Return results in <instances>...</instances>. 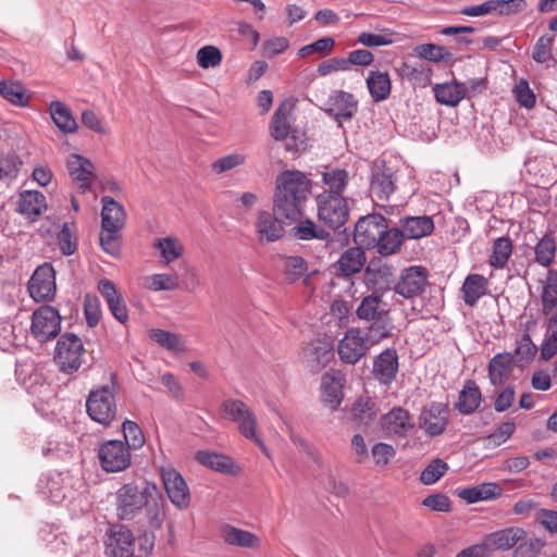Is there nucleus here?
<instances>
[{
    "label": "nucleus",
    "mask_w": 557,
    "mask_h": 557,
    "mask_svg": "<svg viewBox=\"0 0 557 557\" xmlns=\"http://www.w3.org/2000/svg\"><path fill=\"white\" fill-rule=\"evenodd\" d=\"M165 500L154 484L139 486L135 483L123 484L116 492V513L121 520L136 519L143 510L150 530L161 529L165 512Z\"/></svg>",
    "instance_id": "f257e3e1"
},
{
    "label": "nucleus",
    "mask_w": 557,
    "mask_h": 557,
    "mask_svg": "<svg viewBox=\"0 0 557 557\" xmlns=\"http://www.w3.org/2000/svg\"><path fill=\"white\" fill-rule=\"evenodd\" d=\"M311 180L300 171H283L275 181L273 211L288 222L301 216V208L311 193Z\"/></svg>",
    "instance_id": "f03ea898"
},
{
    "label": "nucleus",
    "mask_w": 557,
    "mask_h": 557,
    "mask_svg": "<svg viewBox=\"0 0 557 557\" xmlns=\"http://www.w3.org/2000/svg\"><path fill=\"white\" fill-rule=\"evenodd\" d=\"M311 180L300 171H283L275 181L273 211L288 222L301 216V208L311 193Z\"/></svg>",
    "instance_id": "7ed1b4c3"
},
{
    "label": "nucleus",
    "mask_w": 557,
    "mask_h": 557,
    "mask_svg": "<svg viewBox=\"0 0 557 557\" xmlns=\"http://www.w3.org/2000/svg\"><path fill=\"white\" fill-rule=\"evenodd\" d=\"M221 409L228 419L237 424L242 436L258 446L268 458L271 457L259 431L257 417L247 404L239 399H226L222 403Z\"/></svg>",
    "instance_id": "20e7f679"
},
{
    "label": "nucleus",
    "mask_w": 557,
    "mask_h": 557,
    "mask_svg": "<svg viewBox=\"0 0 557 557\" xmlns=\"http://www.w3.org/2000/svg\"><path fill=\"white\" fill-rule=\"evenodd\" d=\"M86 410L92 421L110 425L117 413L114 383L92 388L86 398Z\"/></svg>",
    "instance_id": "39448f33"
},
{
    "label": "nucleus",
    "mask_w": 557,
    "mask_h": 557,
    "mask_svg": "<svg viewBox=\"0 0 557 557\" xmlns=\"http://www.w3.org/2000/svg\"><path fill=\"white\" fill-rule=\"evenodd\" d=\"M85 348L82 339L74 333H64L57 341L53 360L60 372L73 374L84 362Z\"/></svg>",
    "instance_id": "423d86ee"
},
{
    "label": "nucleus",
    "mask_w": 557,
    "mask_h": 557,
    "mask_svg": "<svg viewBox=\"0 0 557 557\" xmlns=\"http://www.w3.org/2000/svg\"><path fill=\"white\" fill-rule=\"evenodd\" d=\"M315 205L319 220L329 227L338 230L347 223L350 208L345 196L318 194Z\"/></svg>",
    "instance_id": "0eeeda50"
},
{
    "label": "nucleus",
    "mask_w": 557,
    "mask_h": 557,
    "mask_svg": "<svg viewBox=\"0 0 557 557\" xmlns=\"http://www.w3.org/2000/svg\"><path fill=\"white\" fill-rule=\"evenodd\" d=\"M61 330L59 311L51 306H41L32 314L30 333L40 343L55 337Z\"/></svg>",
    "instance_id": "6e6552de"
},
{
    "label": "nucleus",
    "mask_w": 557,
    "mask_h": 557,
    "mask_svg": "<svg viewBox=\"0 0 557 557\" xmlns=\"http://www.w3.org/2000/svg\"><path fill=\"white\" fill-rule=\"evenodd\" d=\"M101 468L106 472H121L131 465V453L120 440L104 442L98 449Z\"/></svg>",
    "instance_id": "1a4fd4ad"
},
{
    "label": "nucleus",
    "mask_w": 557,
    "mask_h": 557,
    "mask_svg": "<svg viewBox=\"0 0 557 557\" xmlns=\"http://www.w3.org/2000/svg\"><path fill=\"white\" fill-rule=\"evenodd\" d=\"M160 475L171 503L180 510L186 509L190 503V492L183 475L171 466L162 467Z\"/></svg>",
    "instance_id": "9d476101"
},
{
    "label": "nucleus",
    "mask_w": 557,
    "mask_h": 557,
    "mask_svg": "<svg viewBox=\"0 0 557 557\" xmlns=\"http://www.w3.org/2000/svg\"><path fill=\"white\" fill-rule=\"evenodd\" d=\"M428 277L429 273L425 268L411 265L400 272L393 290L406 299H413L423 294L428 285Z\"/></svg>",
    "instance_id": "9b49d317"
},
{
    "label": "nucleus",
    "mask_w": 557,
    "mask_h": 557,
    "mask_svg": "<svg viewBox=\"0 0 557 557\" xmlns=\"http://www.w3.org/2000/svg\"><path fill=\"white\" fill-rule=\"evenodd\" d=\"M396 190L394 170L384 161L374 162L371 169L370 194L379 200H388Z\"/></svg>",
    "instance_id": "f8f14e48"
},
{
    "label": "nucleus",
    "mask_w": 557,
    "mask_h": 557,
    "mask_svg": "<svg viewBox=\"0 0 557 557\" xmlns=\"http://www.w3.org/2000/svg\"><path fill=\"white\" fill-rule=\"evenodd\" d=\"M301 358L312 372H319L334 358V345L326 337L312 339L302 349Z\"/></svg>",
    "instance_id": "ddd939ff"
},
{
    "label": "nucleus",
    "mask_w": 557,
    "mask_h": 557,
    "mask_svg": "<svg viewBox=\"0 0 557 557\" xmlns=\"http://www.w3.org/2000/svg\"><path fill=\"white\" fill-rule=\"evenodd\" d=\"M28 290L35 301L51 300L55 295V273L51 264L44 263L33 273Z\"/></svg>",
    "instance_id": "4468645a"
},
{
    "label": "nucleus",
    "mask_w": 557,
    "mask_h": 557,
    "mask_svg": "<svg viewBox=\"0 0 557 557\" xmlns=\"http://www.w3.org/2000/svg\"><path fill=\"white\" fill-rule=\"evenodd\" d=\"M369 348L363 332L358 327H354L348 330L339 341L337 351L344 363L356 364L367 355Z\"/></svg>",
    "instance_id": "2eb2a0df"
},
{
    "label": "nucleus",
    "mask_w": 557,
    "mask_h": 557,
    "mask_svg": "<svg viewBox=\"0 0 557 557\" xmlns=\"http://www.w3.org/2000/svg\"><path fill=\"white\" fill-rule=\"evenodd\" d=\"M387 219L380 213L361 216L355 225L354 240L364 247H373L383 227H388Z\"/></svg>",
    "instance_id": "dca6fc26"
},
{
    "label": "nucleus",
    "mask_w": 557,
    "mask_h": 557,
    "mask_svg": "<svg viewBox=\"0 0 557 557\" xmlns=\"http://www.w3.org/2000/svg\"><path fill=\"white\" fill-rule=\"evenodd\" d=\"M449 421V408L442 403H431L425 406L420 416V428L429 436L443 434Z\"/></svg>",
    "instance_id": "f3484780"
},
{
    "label": "nucleus",
    "mask_w": 557,
    "mask_h": 557,
    "mask_svg": "<svg viewBox=\"0 0 557 557\" xmlns=\"http://www.w3.org/2000/svg\"><path fill=\"white\" fill-rule=\"evenodd\" d=\"M358 110V101L355 96L344 90L334 91L327 100L325 112L336 121L351 120Z\"/></svg>",
    "instance_id": "a211bd4d"
},
{
    "label": "nucleus",
    "mask_w": 557,
    "mask_h": 557,
    "mask_svg": "<svg viewBox=\"0 0 557 557\" xmlns=\"http://www.w3.org/2000/svg\"><path fill=\"white\" fill-rule=\"evenodd\" d=\"M284 219L274 212L259 211L255 221V228L260 242L273 243L284 236L285 230L282 225Z\"/></svg>",
    "instance_id": "6ab92c4d"
},
{
    "label": "nucleus",
    "mask_w": 557,
    "mask_h": 557,
    "mask_svg": "<svg viewBox=\"0 0 557 557\" xmlns=\"http://www.w3.org/2000/svg\"><path fill=\"white\" fill-rule=\"evenodd\" d=\"M98 290L104 298L113 317L119 322L126 323L128 320L127 308L115 285L110 280L102 278L98 282Z\"/></svg>",
    "instance_id": "aec40b11"
},
{
    "label": "nucleus",
    "mask_w": 557,
    "mask_h": 557,
    "mask_svg": "<svg viewBox=\"0 0 557 557\" xmlns=\"http://www.w3.org/2000/svg\"><path fill=\"white\" fill-rule=\"evenodd\" d=\"M135 539L125 525H119L111 531L107 552L112 557H132Z\"/></svg>",
    "instance_id": "412c9836"
},
{
    "label": "nucleus",
    "mask_w": 557,
    "mask_h": 557,
    "mask_svg": "<svg viewBox=\"0 0 557 557\" xmlns=\"http://www.w3.org/2000/svg\"><path fill=\"white\" fill-rule=\"evenodd\" d=\"M398 371V355L394 348L382 351L374 360L373 373L376 380L385 385L391 384Z\"/></svg>",
    "instance_id": "4be33fe9"
},
{
    "label": "nucleus",
    "mask_w": 557,
    "mask_h": 557,
    "mask_svg": "<svg viewBox=\"0 0 557 557\" xmlns=\"http://www.w3.org/2000/svg\"><path fill=\"white\" fill-rule=\"evenodd\" d=\"M66 168L72 180L78 183L79 189L88 190L90 181L95 176L94 164L88 159L73 153L67 159Z\"/></svg>",
    "instance_id": "5701e85b"
},
{
    "label": "nucleus",
    "mask_w": 557,
    "mask_h": 557,
    "mask_svg": "<svg viewBox=\"0 0 557 557\" xmlns=\"http://www.w3.org/2000/svg\"><path fill=\"white\" fill-rule=\"evenodd\" d=\"M294 106L283 101L274 111L270 124V135L275 140H284L292 133V113Z\"/></svg>",
    "instance_id": "b1692460"
},
{
    "label": "nucleus",
    "mask_w": 557,
    "mask_h": 557,
    "mask_svg": "<svg viewBox=\"0 0 557 557\" xmlns=\"http://www.w3.org/2000/svg\"><path fill=\"white\" fill-rule=\"evenodd\" d=\"M101 202L103 231L120 232L125 222V211L123 206L110 196H103L101 198Z\"/></svg>",
    "instance_id": "393cba45"
},
{
    "label": "nucleus",
    "mask_w": 557,
    "mask_h": 557,
    "mask_svg": "<svg viewBox=\"0 0 557 557\" xmlns=\"http://www.w3.org/2000/svg\"><path fill=\"white\" fill-rule=\"evenodd\" d=\"M321 180L324 189L320 194L344 196L350 181V175L345 169L326 166L321 173Z\"/></svg>",
    "instance_id": "a878e982"
},
{
    "label": "nucleus",
    "mask_w": 557,
    "mask_h": 557,
    "mask_svg": "<svg viewBox=\"0 0 557 557\" xmlns=\"http://www.w3.org/2000/svg\"><path fill=\"white\" fill-rule=\"evenodd\" d=\"M524 539V530L521 528H507L493 532L485 536L484 542L492 550H507L516 546Z\"/></svg>",
    "instance_id": "bb28decb"
},
{
    "label": "nucleus",
    "mask_w": 557,
    "mask_h": 557,
    "mask_svg": "<svg viewBox=\"0 0 557 557\" xmlns=\"http://www.w3.org/2000/svg\"><path fill=\"white\" fill-rule=\"evenodd\" d=\"M366 263V253L360 247L347 249L334 264L337 276L349 277L361 271Z\"/></svg>",
    "instance_id": "cd10ccee"
},
{
    "label": "nucleus",
    "mask_w": 557,
    "mask_h": 557,
    "mask_svg": "<svg viewBox=\"0 0 557 557\" xmlns=\"http://www.w3.org/2000/svg\"><path fill=\"white\" fill-rule=\"evenodd\" d=\"M404 238L419 239L429 236L434 231L433 219L429 215L405 216L399 220Z\"/></svg>",
    "instance_id": "c85d7f7f"
},
{
    "label": "nucleus",
    "mask_w": 557,
    "mask_h": 557,
    "mask_svg": "<svg viewBox=\"0 0 557 557\" xmlns=\"http://www.w3.org/2000/svg\"><path fill=\"white\" fill-rule=\"evenodd\" d=\"M47 210L46 197L38 190H24L18 196L17 212L26 215L30 221Z\"/></svg>",
    "instance_id": "c756f323"
},
{
    "label": "nucleus",
    "mask_w": 557,
    "mask_h": 557,
    "mask_svg": "<svg viewBox=\"0 0 557 557\" xmlns=\"http://www.w3.org/2000/svg\"><path fill=\"white\" fill-rule=\"evenodd\" d=\"M516 360L510 352L496 354L488 363V379L492 385L504 384L510 376Z\"/></svg>",
    "instance_id": "7c9ffc66"
},
{
    "label": "nucleus",
    "mask_w": 557,
    "mask_h": 557,
    "mask_svg": "<svg viewBox=\"0 0 557 557\" xmlns=\"http://www.w3.org/2000/svg\"><path fill=\"white\" fill-rule=\"evenodd\" d=\"M541 312L547 315L557 308V270L548 269L544 280L540 281Z\"/></svg>",
    "instance_id": "2f4dec72"
},
{
    "label": "nucleus",
    "mask_w": 557,
    "mask_h": 557,
    "mask_svg": "<svg viewBox=\"0 0 557 557\" xmlns=\"http://www.w3.org/2000/svg\"><path fill=\"white\" fill-rule=\"evenodd\" d=\"M404 234L399 227H383L373 247L383 256H392L398 252L404 244Z\"/></svg>",
    "instance_id": "473e14b6"
},
{
    "label": "nucleus",
    "mask_w": 557,
    "mask_h": 557,
    "mask_svg": "<svg viewBox=\"0 0 557 557\" xmlns=\"http://www.w3.org/2000/svg\"><path fill=\"white\" fill-rule=\"evenodd\" d=\"M482 403L480 387L472 380H468L463 388L459 392L455 409L463 416L473 413Z\"/></svg>",
    "instance_id": "72a5a7b5"
},
{
    "label": "nucleus",
    "mask_w": 557,
    "mask_h": 557,
    "mask_svg": "<svg viewBox=\"0 0 557 557\" xmlns=\"http://www.w3.org/2000/svg\"><path fill=\"white\" fill-rule=\"evenodd\" d=\"M344 377L339 373H326L322 379V399L336 409L343 401Z\"/></svg>",
    "instance_id": "f704fd0d"
},
{
    "label": "nucleus",
    "mask_w": 557,
    "mask_h": 557,
    "mask_svg": "<svg viewBox=\"0 0 557 557\" xmlns=\"http://www.w3.org/2000/svg\"><path fill=\"white\" fill-rule=\"evenodd\" d=\"M488 288V281L481 274H469L462 284L461 292L463 301L470 307H474L480 298H482Z\"/></svg>",
    "instance_id": "c9c22d12"
},
{
    "label": "nucleus",
    "mask_w": 557,
    "mask_h": 557,
    "mask_svg": "<svg viewBox=\"0 0 557 557\" xmlns=\"http://www.w3.org/2000/svg\"><path fill=\"white\" fill-rule=\"evenodd\" d=\"M221 536L226 544L232 546L255 548L260 544V540L256 534L231 524L222 527Z\"/></svg>",
    "instance_id": "e433bc0d"
},
{
    "label": "nucleus",
    "mask_w": 557,
    "mask_h": 557,
    "mask_svg": "<svg viewBox=\"0 0 557 557\" xmlns=\"http://www.w3.org/2000/svg\"><path fill=\"white\" fill-rule=\"evenodd\" d=\"M366 83L370 96L375 102H381L389 97L392 83L387 72L371 71Z\"/></svg>",
    "instance_id": "4c0bfd02"
},
{
    "label": "nucleus",
    "mask_w": 557,
    "mask_h": 557,
    "mask_svg": "<svg viewBox=\"0 0 557 557\" xmlns=\"http://www.w3.org/2000/svg\"><path fill=\"white\" fill-rule=\"evenodd\" d=\"M502 494V487L497 483L487 482L476 486L463 488L458 493L459 497L469 504L494 499Z\"/></svg>",
    "instance_id": "58836bf2"
},
{
    "label": "nucleus",
    "mask_w": 557,
    "mask_h": 557,
    "mask_svg": "<svg viewBox=\"0 0 557 557\" xmlns=\"http://www.w3.org/2000/svg\"><path fill=\"white\" fill-rule=\"evenodd\" d=\"M383 425L389 433L396 435H405L413 426L409 412L401 407H395L387 412L383 417Z\"/></svg>",
    "instance_id": "ea45409f"
},
{
    "label": "nucleus",
    "mask_w": 557,
    "mask_h": 557,
    "mask_svg": "<svg viewBox=\"0 0 557 557\" xmlns=\"http://www.w3.org/2000/svg\"><path fill=\"white\" fill-rule=\"evenodd\" d=\"M292 235L299 240H329L331 233L310 219L300 220L293 228Z\"/></svg>",
    "instance_id": "a19ab883"
},
{
    "label": "nucleus",
    "mask_w": 557,
    "mask_h": 557,
    "mask_svg": "<svg viewBox=\"0 0 557 557\" xmlns=\"http://www.w3.org/2000/svg\"><path fill=\"white\" fill-rule=\"evenodd\" d=\"M377 416L375 403L369 397H359L352 405V421L359 426H368Z\"/></svg>",
    "instance_id": "79ce46f5"
},
{
    "label": "nucleus",
    "mask_w": 557,
    "mask_h": 557,
    "mask_svg": "<svg viewBox=\"0 0 557 557\" xmlns=\"http://www.w3.org/2000/svg\"><path fill=\"white\" fill-rule=\"evenodd\" d=\"M433 90L436 101L447 107H456L465 98L460 83L457 81L436 84Z\"/></svg>",
    "instance_id": "37998d69"
},
{
    "label": "nucleus",
    "mask_w": 557,
    "mask_h": 557,
    "mask_svg": "<svg viewBox=\"0 0 557 557\" xmlns=\"http://www.w3.org/2000/svg\"><path fill=\"white\" fill-rule=\"evenodd\" d=\"M394 324L388 315V312H384V317L372 320V323L368 327V332L363 333L367 338V344L374 345L391 337Z\"/></svg>",
    "instance_id": "c03bdc74"
},
{
    "label": "nucleus",
    "mask_w": 557,
    "mask_h": 557,
    "mask_svg": "<svg viewBox=\"0 0 557 557\" xmlns=\"http://www.w3.org/2000/svg\"><path fill=\"white\" fill-rule=\"evenodd\" d=\"M382 297L373 293L361 299L356 310V314L360 320L372 321L384 317V312L388 310L381 309Z\"/></svg>",
    "instance_id": "a18cd8bd"
},
{
    "label": "nucleus",
    "mask_w": 557,
    "mask_h": 557,
    "mask_svg": "<svg viewBox=\"0 0 557 557\" xmlns=\"http://www.w3.org/2000/svg\"><path fill=\"white\" fill-rule=\"evenodd\" d=\"M308 271L307 262L299 256H290L284 260V274L289 282H296L304 277V283L309 285L315 271L306 274Z\"/></svg>",
    "instance_id": "49530a36"
},
{
    "label": "nucleus",
    "mask_w": 557,
    "mask_h": 557,
    "mask_svg": "<svg viewBox=\"0 0 557 557\" xmlns=\"http://www.w3.org/2000/svg\"><path fill=\"white\" fill-rule=\"evenodd\" d=\"M546 337L541 347V357L549 360L557 352V307L547 314Z\"/></svg>",
    "instance_id": "de8ad7c7"
},
{
    "label": "nucleus",
    "mask_w": 557,
    "mask_h": 557,
    "mask_svg": "<svg viewBox=\"0 0 557 557\" xmlns=\"http://www.w3.org/2000/svg\"><path fill=\"white\" fill-rule=\"evenodd\" d=\"M557 252V245L549 234H545L534 246L535 262L543 268H548L554 262Z\"/></svg>",
    "instance_id": "09e8293b"
},
{
    "label": "nucleus",
    "mask_w": 557,
    "mask_h": 557,
    "mask_svg": "<svg viewBox=\"0 0 557 557\" xmlns=\"http://www.w3.org/2000/svg\"><path fill=\"white\" fill-rule=\"evenodd\" d=\"M50 113L55 125L64 133H73L77 129V123L71 112L61 101H52Z\"/></svg>",
    "instance_id": "8fccbe9b"
},
{
    "label": "nucleus",
    "mask_w": 557,
    "mask_h": 557,
    "mask_svg": "<svg viewBox=\"0 0 557 557\" xmlns=\"http://www.w3.org/2000/svg\"><path fill=\"white\" fill-rule=\"evenodd\" d=\"M154 247L159 250L161 258L166 264L178 259L184 252V246L177 237H161L154 242Z\"/></svg>",
    "instance_id": "3c124183"
},
{
    "label": "nucleus",
    "mask_w": 557,
    "mask_h": 557,
    "mask_svg": "<svg viewBox=\"0 0 557 557\" xmlns=\"http://www.w3.org/2000/svg\"><path fill=\"white\" fill-rule=\"evenodd\" d=\"M150 338L170 351L177 354L185 350V343L178 334L161 329H152L150 331Z\"/></svg>",
    "instance_id": "603ef678"
},
{
    "label": "nucleus",
    "mask_w": 557,
    "mask_h": 557,
    "mask_svg": "<svg viewBox=\"0 0 557 557\" xmlns=\"http://www.w3.org/2000/svg\"><path fill=\"white\" fill-rule=\"evenodd\" d=\"M512 253V243L507 236L495 239L490 264L495 269H503Z\"/></svg>",
    "instance_id": "864d4df0"
},
{
    "label": "nucleus",
    "mask_w": 557,
    "mask_h": 557,
    "mask_svg": "<svg viewBox=\"0 0 557 557\" xmlns=\"http://www.w3.org/2000/svg\"><path fill=\"white\" fill-rule=\"evenodd\" d=\"M143 285L152 292L174 290L178 288V278L176 275L157 273L146 276Z\"/></svg>",
    "instance_id": "5fc2aeb1"
},
{
    "label": "nucleus",
    "mask_w": 557,
    "mask_h": 557,
    "mask_svg": "<svg viewBox=\"0 0 557 557\" xmlns=\"http://www.w3.org/2000/svg\"><path fill=\"white\" fill-rule=\"evenodd\" d=\"M196 460L201 465L207 466L221 473H228L232 468L231 459L224 455L216 453L199 450L196 454Z\"/></svg>",
    "instance_id": "6e6d98bb"
},
{
    "label": "nucleus",
    "mask_w": 557,
    "mask_h": 557,
    "mask_svg": "<svg viewBox=\"0 0 557 557\" xmlns=\"http://www.w3.org/2000/svg\"><path fill=\"white\" fill-rule=\"evenodd\" d=\"M0 95L15 106H26L28 96L18 82H0Z\"/></svg>",
    "instance_id": "4d7b16f0"
},
{
    "label": "nucleus",
    "mask_w": 557,
    "mask_h": 557,
    "mask_svg": "<svg viewBox=\"0 0 557 557\" xmlns=\"http://www.w3.org/2000/svg\"><path fill=\"white\" fill-rule=\"evenodd\" d=\"M416 52L421 59L436 63L451 58V53L445 47L435 44L419 45L416 48Z\"/></svg>",
    "instance_id": "13d9d810"
},
{
    "label": "nucleus",
    "mask_w": 557,
    "mask_h": 557,
    "mask_svg": "<svg viewBox=\"0 0 557 557\" xmlns=\"http://www.w3.org/2000/svg\"><path fill=\"white\" fill-rule=\"evenodd\" d=\"M123 435L128 449H139L145 444V436L139 425L132 421L125 420L122 424Z\"/></svg>",
    "instance_id": "bf43d9fd"
},
{
    "label": "nucleus",
    "mask_w": 557,
    "mask_h": 557,
    "mask_svg": "<svg viewBox=\"0 0 557 557\" xmlns=\"http://www.w3.org/2000/svg\"><path fill=\"white\" fill-rule=\"evenodd\" d=\"M516 424L512 421H506L502 423L493 433L485 436L483 438L484 446L486 448H494L503 443H505L507 440H509L512 434L515 433Z\"/></svg>",
    "instance_id": "052dcab7"
},
{
    "label": "nucleus",
    "mask_w": 557,
    "mask_h": 557,
    "mask_svg": "<svg viewBox=\"0 0 557 557\" xmlns=\"http://www.w3.org/2000/svg\"><path fill=\"white\" fill-rule=\"evenodd\" d=\"M537 351L536 345L532 342L529 334H523L520 341L517 342L513 359L521 366L529 363Z\"/></svg>",
    "instance_id": "680f3d73"
},
{
    "label": "nucleus",
    "mask_w": 557,
    "mask_h": 557,
    "mask_svg": "<svg viewBox=\"0 0 557 557\" xmlns=\"http://www.w3.org/2000/svg\"><path fill=\"white\" fill-rule=\"evenodd\" d=\"M448 470V465L440 459H433L420 474V481L424 485L436 483Z\"/></svg>",
    "instance_id": "e2e57ef3"
},
{
    "label": "nucleus",
    "mask_w": 557,
    "mask_h": 557,
    "mask_svg": "<svg viewBox=\"0 0 557 557\" xmlns=\"http://www.w3.org/2000/svg\"><path fill=\"white\" fill-rule=\"evenodd\" d=\"M197 63L201 69L216 67L222 62V52L215 46H205L197 51Z\"/></svg>",
    "instance_id": "0e129e2a"
},
{
    "label": "nucleus",
    "mask_w": 557,
    "mask_h": 557,
    "mask_svg": "<svg viewBox=\"0 0 557 557\" xmlns=\"http://www.w3.org/2000/svg\"><path fill=\"white\" fill-rule=\"evenodd\" d=\"M554 41V36L549 34L542 35L533 46L532 59L541 64L548 62L552 59Z\"/></svg>",
    "instance_id": "69168bd1"
},
{
    "label": "nucleus",
    "mask_w": 557,
    "mask_h": 557,
    "mask_svg": "<svg viewBox=\"0 0 557 557\" xmlns=\"http://www.w3.org/2000/svg\"><path fill=\"white\" fill-rule=\"evenodd\" d=\"M544 543L535 537L529 536L524 531V539L521 540L513 552L515 557H536L543 548Z\"/></svg>",
    "instance_id": "338daca9"
},
{
    "label": "nucleus",
    "mask_w": 557,
    "mask_h": 557,
    "mask_svg": "<svg viewBox=\"0 0 557 557\" xmlns=\"http://www.w3.org/2000/svg\"><path fill=\"white\" fill-rule=\"evenodd\" d=\"M21 162L15 154H7L0 157V180L12 182L20 172Z\"/></svg>",
    "instance_id": "774afa93"
}]
</instances>
